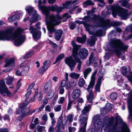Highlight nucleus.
Wrapping results in <instances>:
<instances>
[{
    "label": "nucleus",
    "instance_id": "obj_50",
    "mask_svg": "<svg viewBox=\"0 0 132 132\" xmlns=\"http://www.w3.org/2000/svg\"><path fill=\"white\" fill-rule=\"evenodd\" d=\"M47 62H48L47 61H45L43 63V66H44L45 67H47L48 69L49 66L50 64Z\"/></svg>",
    "mask_w": 132,
    "mask_h": 132
},
{
    "label": "nucleus",
    "instance_id": "obj_45",
    "mask_svg": "<svg viewBox=\"0 0 132 132\" xmlns=\"http://www.w3.org/2000/svg\"><path fill=\"white\" fill-rule=\"evenodd\" d=\"M92 42V44H90L91 46H93L95 43V41L97 40V38L95 37H93V36H90Z\"/></svg>",
    "mask_w": 132,
    "mask_h": 132
},
{
    "label": "nucleus",
    "instance_id": "obj_14",
    "mask_svg": "<svg viewBox=\"0 0 132 132\" xmlns=\"http://www.w3.org/2000/svg\"><path fill=\"white\" fill-rule=\"evenodd\" d=\"M88 52L86 49L83 48L81 49L80 50L78 55L77 54V58L81 61L78 58V55L79 56L81 59H84L87 57L88 55Z\"/></svg>",
    "mask_w": 132,
    "mask_h": 132
},
{
    "label": "nucleus",
    "instance_id": "obj_21",
    "mask_svg": "<svg viewBox=\"0 0 132 132\" xmlns=\"http://www.w3.org/2000/svg\"><path fill=\"white\" fill-rule=\"evenodd\" d=\"M36 96V94H35L32 98L31 99L29 98H26L24 102V103L23 104H21L20 105L25 107L28 104L29 102H32L35 101V97Z\"/></svg>",
    "mask_w": 132,
    "mask_h": 132
},
{
    "label": "nucleus",
    "instance_id": "obj_55",
    "mask_svg": "<svg viewBox=\"0 0 132 132\" xmlns=\"http://www.w3.org/2000/svg\"><path fill=\"white\" fill-rule=\"evenodd\" d=\"M76 129L75 128L73 127H69V132H72L75 131Z\"/></svg>",
    "mask_w": 132,
    "mask_h": 132
},
{
    "label": "nucleus",
    "instance_id": "obj_11",
    "mask_svg": "<svg viewBox=\"0 0 132 132\" xmlns=\"http://www.w3.org/2000/svg\"><path fill=\"white\" fill-rule=\"evenodd\" d=\"M0 93L4 96L6 95L8 96H10L11 94L8 91L5 81L3 80L0 81Z\"/></svg>",
    "mask_w": 132,
    "mask_h": 132
},
{
    "label": "nucleus",
    "instance_id": "obj_7",
    "mask_svg": "<svg viewBox=\"0 0 132 132\" xmlns=\"http://www.w3.org/2000/svg\"><path fill=\"white\" fill-rule=\"evenodd\" d=\"M71 44L73 47L72 51V55L76 62L78 63V64L77 66V68L79 70H80L82 63L77 58V51L80 48V46L76 45L75 42L72 41Z\"/></svg>",
    "mask_w": 132,
    "mask_h": 132
},
{
    "label": "nucleus",
    "instance_id": "obj_64",
    "mask_svg": "<svg viewBox=\"0 0 132 132\" xmlns=\"http://www.w3.org/2000/svg\"><path fill=\"white\" fill-rule=\"evenodd\" d=\"M44 107L45 105H43L40 108L37 109H38V111L40 112L43 110Z\"/></svg>",
    "mask_w": 132,
    "mask_h": 132
},
{
    "label": "nucleus",
    "instance_id": "obj_26",
    "mask_svg": "<svg viewBox=\"0 0 132 132\" xmlns=\"http://www.w3.org/2000/svg\"><path fill=\"white\" fill-rule=\"evenodd\" d=\"M20 17L18 15H15L10 17L9 18V20L10 22H12L14 21H16V20H19L20 19Z\"/></svg>",
    "mask_w": 132,
    "mask_h": 132
},
{
    "label": "nucleus",
    "instance_id": "obj_60",
    "mask_svg": "<svg viewBox=\"0 0 132 132\" xmlns=\"http://www.w3.org/2000/svg\"><path fill=\"white\" fill-rule=\"evenodd\" d=\"M54 130V128L52 126H51L49 129V132H53Z\"/></svg>",
    "mask_w": 132,
    "mask_h": 132
},
{
    "label": "nucleus",
    "instance_id": "obj_1",
    "mask_svg": "<svg viewBox=\"0 0 132 132\" xmlns=\"http://www.w3.org/2000/svg\"><path fill=\"white\" fill-rule=\"evenodd\" d=\"M14 29L13 28L5 31H0V40L8 41L14 40L15 45L18 46L21 45L25 40L24 29L18 27L13 33Z\"/></svg>",
    "mask_w": 132,
    "mask_h": 132
},
{
    "label": "nucleus",
    "instance_id": "obj_54",
    "mask_svg": "<svg viewBox=\"0 0 132 132\" xmlns=\"http://www.w3.org/2000/svg\"><path fill=\"white\" fill-rule=\"evenodd\" d=\"M50 43L51 44V45L54 48H56L57 47V45L55 44V43H53L52 42L50 41Z\"/></svg>",
    "mask_w": 132,
    "mask_h": 132
},
{
    "label": "nucleus",
    "instance_id": "obj_52",
    "mask_svg": "<svg viewBox=\"0 0 132 132\" xmlns=\"http://www.w3.org/2000/svg\"><path fill=\"white\" fill-rule=\"evenodd\" d=\"M59 89L60 90L59 93L61 94H63L64 90L63 87H59Z\"/></svg>",
    "mask_w": 132,
    "mask_h": 132
},
{
    "label": "nucleus",
    "instance_id": "obj_25",
    "mask_svg": "<svg viewBox=\"0 0 132 132\" xmlns=\"http://www.w3.org/2000/svg\"><path fill=\"white\" fill-rule=\"evenodd\" d=\"M94 4V3L92 1L90 0H88L83 3V7L85 8L88 6L93 5Z\"/></svg>",
    "mask_w": 132,
    "mask_h": 132
},
{
    "label": "nucleus",
    "instance_id": "obj_53",
    "mask_svg": "<svg viewBox=\"0 0 132 132\" xmlns=\"http://www.w3.org/2000/svg\"><path fill=\"white\" fill-rule=\"evenodd\" d=\"M21 80V78H20L18 81L17 86L18 88L19 89L20 87L21 86V83L20 82V81Z\"/></svg>",
    "mask_w": 132,
    "mask_h": 132
},
{
    "label": "nucleus",
    "instance_id": "obj_31",
    "mask_svg": "<svg viewBox=\"0 0 132 132\" xmlns=\"http://www.w3.org/2000/svg\"><path fill=\"white\" fill-rule=\"evenodd\" d=\"M62 118L63 117L62 115L59 117L58 119L57 125L56 128L57 127L58 129H60L61 127V124L63 122Z\"/></svg>",
    "mask_w": 132,
    "mask_h": 132
},
{
    "label": "nucleus",
    "instance_id": "obj_18",
    "mask_svg": "<svg viewBox=\"0 0 132 132\" xmlns=\"http://www.w3.org/2000/svg\"><path fill=\"white\" fill-rule=\"evenodd\" d=\"M38 7L39 10L42 11V13L46 14V13H47V11H46L47 9V7L45 5H42V0H38Z\"/></svg>",
    "mask_w": 132,
    "mask_h": 132
},
{
    "label": "nucleus",
    "instance_id": "obj_2",
    "mask_svg": "<svg viewBox=\"0 0 132 132\" xmlns=\"http://www.w3.org/2000/svg\"><path fill=\"white\" fill-rule=\"evenodd\" d=\"M129 0H121L119 1L116 5L114 4L113 6H109L110 10L108 9V11L106 12V15L103 14V12H102L103 16L104 15V17L108 16V15L111 14V11L113 17L115 18L116 17L117 15L121 17L122 19L126 20L128 18L129 15L132 13L131 11H128V10L121 7L119 5V3H121V6L123 7L129 9L130 4L128 3Z\"/></svg>",
    "mask_w": 132,
    "mask_h": 132
},
{
    "label": "nucleus",
    "instance_id": "obj_27",
    "mask_svg": "<svg viewBox=\"0 0 132 132\" xmlns=\"http://www.w3.org/2000/svg\"><path fill=\"white\" fill-rule=\"evenodd\" d=\"M80 74L75 72H71L69 75V76L71 78L77 79L79 77Z\"/></svg>",
    "mask_w": 132,
    "mask_h": 132
},
{
    "label": "nucleus",
    "instance_id": "obj_16",
    "mask_svg": "<svg viewBox=\"0 0 132 132\" xmlns=\"http://www.w3.org/2000/svg\"><path fill=\"white\" fill-rule=\"evenodd\" d=\"M103 76H100L98 78L97 82L95 87V90L96 92H99L100 91V86L101 84L102 80H103Z\"/></svg>",
    "mask_w": 132,
    "mask_h": 132
},
{
    "label": "nucleus",
    "instance_id": "obj_20",
    "mask_svg": "<svg viewBox=\"0 0 132 132\" xmlns=\"http://www.w3.org/2000/svg\"><path fill=\"white\" fill-rule=\"evenodd\" d=\"M91 106V105L89 104L88 106H86L85 107L84 109L81 111L82 113L81 117L84 116V117H87V113L90 110Z\"/></svg>",
    "mask_w": 132,
    "mask_h": 132
},
{
    "label": "nucleus",
    "instance_id": "obj_34",
    "mask_svg": "<svg viewBox=\"0 0 132 132\" xmlns=\"http://www.w3.org/2000/svg\"><path fill=\"white\" fill-rule=\"evenodd\" d=\"M54 92L53 91H51L50 92L47 94L46 96L47 98L48 99H49L52 98L54 95Z\"/></svg>",
    "mask_w": 132,
    "mask_h": 132
},
{
    "label": "nucleus",
    "instance_id": "obj_35",
    "mask_svg": "<svg viewBox=\"0 0 132 132\" xmlns=\"http://www.w3.org/2000/svg\"><path fill=\"white\" fill-rule=\"evenodd\" d=\"M29 67L28 65H27L25 67H23V70L22 71V72H23L24 73H23L24 74H26L27 73L29 70Z\"/></svg>",
    "mask_w": 132,
    "mask_h": 132
},
{
    "label": "nucleus",
    "instance_id": "obj_47",
    "mask_svg": "<svg viewBox=\"0 0 132 132\" xmlns=\"http://www.w3.org/2000/svg\"><path fill=\"white\" fill-rule=\"evenodd\" d=\"M63 8L61 7H59L58 6H56L55 11L57 12H59L62 11Z\"/></svg>",
    "mask_w": 132,
    "mask_h": 132
},
{
    "label": "nucleus",
    "instance_id": "obj_48",
    "mask_svg": "<svg viewBox=\"0 0 132 132\" xmlns=\"http://www.w3.org/2000/svg\"><path fill=\"white\" fill-rule=\"evenodd\" d=\"M97 1L101 2V3L102 4H98V5L100 7H102L103 6L105 5V3L104 2L103 0H97Z\"/></svg>",
    "mask_w": 132,
    "mask_h": 132
},
{
    "label": "nucleus",
    "instance_id": "obj_62",
    "mask_svg": "<svg viewBox=\"0 0 132 132\" xmlns=\"http://www.w3.org/2000/svg\"><path fill=\"white\" fill-rule=\"evenodd\" d=\"M77 7L76 6L71 7L69 9V12L70 13H72L71 12Z\"/></svg>",
    "mask_w": 132,
    "mask_h": 132
},
{
    "label": "nucleus",
    "instance_id": "obj_28",
    "mask_svg": "<svg viewBox=\"0 0 132 132\" xmlns=\"http://www.w3.org/2000/svg\"><path fill=\"white\" fill-rule=\"evenodd\" d=\"M92 69L90 68H88L86 69L83 72L84 78L85 79L87 78V75L91 72Z\"/></svg>",
    "mask_w": 132,
    "mask_h": 132
},
{
    "label": "nucleus",
    "instance_id": "obj_13",
    "mask_svg": "<svg viewBox=\"0 0 132 132\" xmlns=\"http://www.w3.org/2000/svg\"><path fill=\"white\" fill-rule=\"evenodd\" d=\"M5 64L4 65L5 67H11V68L10 69L7 70L6 71H11L12 68H13L15 65L14 60L13 58L6 59L5 61Z\"/></svg>",
    "mask_w": 132,
    "mask_h": 132
},
{
    "label": "nucleus",
    "instance_id": "obj_3",
    "mask_svg": "<svg viewBox=\"0 0 132 132\" xmlns=\"http://www.w3.org/2000/svg\"><path fill=\"white\" fill-rule=\"evenodd\" d=\"M56 6H51L47 7V9L46 11L47 13L46 14L42 13L45 16V22L47 26L48 30L49 32L52 33L54 32L55 29L54 28V26L60 24L61 22L59 20L62 18H65L66 19L70 17V16L67 13L64 14L62 17H61L59 15L57 14L56 15H49V11L53 12L55 11Z\"/></svg>",
    "mask_w": 132,
    "mask_h": 132
},
{
    "label": "nucleus",
    "instance_id": "obj_63",
    "mask_svg": "<svg viewBox=\"0 0 132 132\" xmlns=\"http://www.w3.org/2000/svg\"><path fill=\"white\" fill-rule=\"evenodd\" d=\"M110 57V55L108 53H106V54L105 56H104V57L105 59L107 60H108Z\"/></svg>",
    "mask_w": 132,
    "mask_h": 132
},
{
    "label": "nucleus",
    "instance_id": "obj_37",
    "mask_svg": "<svg viewBox=\"0 0 132 132\" xmlns=\"http://www.w3.org/2000/svg\"><path fill=\"white\" fill-rule=\"evenodd\" d=\"M35 94H36V96H37L39 101H40L42 98V95L40 92L38 93L36 92Z\"/></svg>",
    "mask_w": 132,
    "mask_h": 132
},
{
    "label": "nucleus",
    "instance_id": "obj_23",
    "mask_svg": "<svg viewBox=\"0 0 132 132\" xmlns=\"http://www.w3.org/2000/svg\"><path fill=\"white\" fill-rule=\"evenodd\" d=\"M52 82L51 81L47 82L44 87V90L45 92H46L50 90L52 87Z\"/></svg>",
    "mask_w": 132,
    "mask_h": 132
},
{
    "label": "nucleus",
    "instance_id": "obj_36",
    "mask_svg": "<svg viewBox=\"0 0 132 132\" xmlns=\"http://www.w3.org/2000/svg\"><path fill=\"white\" fill-rule=\"evenodd\" d=\"M72 102H73L70 99L69 100L67 107V109L68 110H70L71 109Z\"/></svg>",
    "mask_w": 132,
    "mask_h": 132
},
{
    "label": "nucleus",
    "instance_id": "obj_6",
    "mask_svg": "<svg viewBox=\"0 0 132 132\" xmlns=\"http://www.w3.org/2000/svg\"><path fill=\"white\" fill-rule=\"evenodd\" d=\"M25 9L30 15H32L29 21L30 25H31L33 23L41 19L40 16L37 13V11L34 10L32 6H27L25 7Z\"/></svg>",
    "mask_w": 132,
    "mask_h": 132
},
{
    "label": "nucleus",
    "instance_id": "obj_42",
    "mask_svg": "<svg viewBox=\"0 0 132 132\" xmlns=\"http://www.w3.org/2000/svg\"><path fill=\"white\" fill-rule=\"evenodd\" d=\"M73 116L72 114H69L67 117V120L70 122H71L73 120Z\"/></svg>",
    "mask_w": 132,
    "mask_h": 132
},
{
    "label": "nucleus",
    "instance_id": "obj_38",
    "mask_svg": "<svg viewBox=\"0 0 132 132\" xmlns=\"http://www.w3.org/2000/svg\"><path fill=\"white\" fill-rule=\"evenodd\" d=\"M13 80V78L12 77H9L7 79L6 83L7 85H10L12 84Z\"/></svg>",
    "mask_w": 132,
    "mask_h": 132
},
{
    "label": "nucleus",
    "instance_id": "obj_24",
    "mask_svg": "<svg viewBox=\"0 0 132 132\" xmlns=\"http://www.w3.org/2000/svg\"><path fill=\"white\" fill-rule=\"evenodd\" d=\"M62 30H59L56 32L55 35V38L57 41L60 40L62 36Z\"/></svg>",
    "mask_w": 132,
    "mask_h": 132
},
{
    "label": "nucleus",
    "instance_id": "obj_12",
    "mask_svg": "<svg viewBox=\"0 0 132 132\" xmlns=\"http://www.w3.org/2000/svg\"><path fill=\"white\" fill-rule=\"evenodd\" d=\"M65 62L67 64L70 68L71 70L72 71L76 65V63L71 56H70L65 58Z\"/></svg>",
    "mask_w": 132,
    "mask_h": 132
},
{
    "label": "nucleus",
    "instance_id": "obj_46",
    "mask_svg": "<svg viewBox=\"0 0 132 132\" xmlns=\"http://www.w3.org/2000/svg\"><path fill=\"white\" fill-rule=\"evenodd\" d=\"M34 52L33 51H31L29 53L26 54L24 56V58L25 59H27L30 56H32L34 53Z\"/></svg>",
    "mask_w": 132,
    "mask_h": 132
},
{
    "label": "nucleus",
    "instance_id": "obj_17",
    "mask_svg": "<svg viewBox=\"0 0 132 132\" xmlns=\"http://www.w3.org/2000/svg\"><path fill=\"white\" fill-rule=\"evenodd\" d=\"M80 90L78 89H74L71 94V97L72 98L76 99L79 97L81 95Z\"/></svg>",
    "mask_w": 132,
    "mask_h": 132
},
{
    "label": "nucleus",
    "instance_id": "obj_29",
    "mask_svg": "<svg viewBox=\"0 0 132 132\" xmlns=\"http://www.w3.org/2000/svg\"><path fill=\"white\" fill-rule=\"evenodd\" d=\"M86 38V36L85 35H84L82 37H77V41L78 42L82 43L84 42L85 41Z\"/></svg>",
    "mask_w": 132,
    "mask_h": 132
},
{
    "label": "nucleus",
    "instance_id": "obj_10",
    "mask_svg": "<svg viewBox=\"0 0 132 132\" xmlns=\"http://www.w3.org/2000/svg\"><path fill=\"white\" fill-rule=\"evenodd\" d=\"M95 82V80L91 79V80L87 89L88 92H90L89 95L87 96V101L89 103H92L94 98L93 94L92 91V88L93 87Z\"/></svg>",
    "mask_w": 132,
    "mask_h": 132
},
{
    "label": "nucleus",
    "instance_id": "obj_8",
    "mask_svg": "<svg viewBox=\"0 0 132 132\" xmlns=\"http://www.w3.org/2000/svg\"><path fill=\"white\" fill-rule=\"evenodd\" d=\"M40 23L39 22H37L36 25L37 27L36 28H34L32 26H30L29 29L30 33L32 34L33 38L35 40H37L40 38L41 35V32L38 29H40V27L39 26L40 25Z\"/></svg>",
    "mask_w": 132,
    "mask_h": 132
},
{
    "label": "nucleus",
    "instance_id": "obj_51",
    "mask_svg": "<svg viewBox=\"0 0 132 132\" xmlns=\"http://www.w3.org/2000/svg\"><path fill=\"white\" fill-rule=\"evenodd\" d=\"M76 25L75 23H72L70 26V28L71 30L73 29L76 27Z\"/></svg>",
    "mask_w": 132,
    "mask_h": 132
},
{
    "label": "nucleus",
    "instance_id": "obj_59",
    "mask_svg": "<svg viewBox=\"0 0 132 132\" xmlns=\"http://www.w3.org/2000/svg\"><path fill=\"white\" fill-rule=\"evenodd\" d=\"M35 85V84L34 83H31L29 86V87H28V88L27 89V90H30L34 86V85Z\"/></svg>",
    "mask_w": 132,
    "mask_h": 132
},
{
    "label": "nucleus",
    "instance_id": "obj_39",
    "mask_svg": "<svg viewBox=\"0 0 132 132\" xmlns=\"http://www.w3.org/2000/svg\"><path fill=\"white\" fill-rule=\"evenodd\" d=\"M65 100V98L64 97H60L59 100L58 101V103L59 104H63Z\"/></svg>",
    "mask_w": 132,
    "mask_h": 132
},
{
    "label": "nucleus",
    "instance_id": "obj_22",
    "mask_svg": "<svg viewBox=\"0 0 132 132\" xmlns=\"http://www.w3.org/2000/svg\"><path fill=\"white\" fill-rule=\"evenodd\" d=\"M78 3L79 1L78 0L72 2L71 1L67 2H66L65 4H64L63 5V8L68 9V6H71V4H72L73 5H75L78 4Z\"/></svg>",
    "mask_w": 132,
    "mask_h": 132
},
{
    "label": "nucleus",
    "instance_id": "obj_9",
    "mask_svg": "<svg viewBox=\"0 0 132 132\" xmlns=\"http://www.w3.org/2000/svg\"><path fill=\"white\" fill-rule=\"evenodd\" d=\"M20 105V107L19 109L16 112V114H19L20 113V111H21L22 113L20 115L19 118V120L20 121H21L26 115L32 114L35 112L36 110L35 109H29L28 111L27 112L26 110L24 108V107L21 105Z\"/></svg>",
    "mask_w": 132,
    "mask_h": 132
},
{
    "label": "nucleus",
    "instance_id": "obj_30",
    "mask_svg": "<svg viewBox=\"0 0 132 132\" xmlns=\"http://www.w3.org/2000/svg\"><path fill=\"white\" fill-rule=\"evenodd\" d=\"M64 57V54H61L59 55L56 58L55 62L53 64H54L58 62L59 63H60V61Z\"/></svg>",
    "mask_w": 132,
    "mask_h": 132
},
{
    "label": "nucleus",
    "instance_id": "obj_4",
    "mask_svg": "<svg viewBox=\"0 0 132 132\" xmlns=\"http://www.w3.org/2000/svg\"><path fill=\"white\" fill-rule=\"evenodd\" d=\"M98 20L100 22L101 26L102 27L106 28L108 27L110 23V20L109 19L102 20L99 15L97 16L92 14L91 16H85L82 21H76L77 23L79 24H82L84 25L85 28L86 30L88 31L89 34H92L94 36H101L102 35V30L101 29L97 31L95 33H93L91 30L92 29H90L92 26L89 24L86 23V22Z\"/></svg>",
    "mask_w": 132,
    "mask_h": 132
},
{
    "label": "nucleus",
    "instance_id": "obj_32",
    "mask_svg": "<svg viewBox=\"0 0 132 132\" xmlns=\"http://www.w3.org/2000/svg\"><path fill=\"white\" fill-rule=\"evenodd\" d=\"M85 83V81L83 78H80L79 79L78 85L79 86L82 87Z\"/></svg>",
    "mask_w": 132,
    "mask_h": 132
},
{
    "label": "nucleus",
    "instance_id": "obj_57",
    "mask_svg": "<svg viewBox=\"0 0 132 132\" xmlns=\"http://www.w3.org/2000/svg\"><path fill=\"white\" fill-rule=\"evenodd\" d=\"M77 101L78 102L77 103H79H79H83L84 102V100L82 98H79L77 99Z\"/></svg>",
    "mask_w": 132,
    "mask_h": 132
},
{
    "label": "nucleus",
    "instance_id": "obj_56",
    "mask_svg": "<svg viewBox=\"0 0 132 132\" xmlns=\"http://www.w3.org/2000/svg\"><path fill=\"white\" fill-rule=\"evenodd\" d=\"M28 92H27V93L26 94L25 96L26 97V98H29V97H28L31 94V91L30 90H27Z\"/></svg>",
    "mask_w": 132,
    "mask_h": 132
},
{
    "label": "nucleus",
    "instance_id": "obj_58",
    "mask_svg": "<svg viewBox=\"0 0 132 132\" xmlns=\"http://www.w3.org/2000/svg\"><path fill=\"white\" fill-rule=\"evenodd\" d=\"M97 71H95L92 74L91 77V79H95V76L97 73Z\"/></svg>",
    "mask_w": 132,
    "mask_h": 132
},
{
    "label": "nucleus",
    "instance_id": "obj_41",
    "mask_svg": "<svg viewBox=\"0 0 132 132\" xmlns=\"http://www.w3.org/2000/svg\"><path fill=\"white\" fill-rule=\"evenodd\" d=\"M61 105H58L54 108V110L55 112H59L61 110Z\"/></svg>",
    "mask_w": 132,
    "mask_h": 132
},
{
    "label": "nucleus",
    "instance_id": "obj_5",
    "mask_svg": "<svg viewBox=\"0 0 132 132\" xmlns=\"http://www.w3.org/2000/svg\"><path fill=\"white\" fill-rule=\"evenodd\" d=\"M110 45L114 48V52L118 57L121 54V50L124 51L128 47V46L125 44L119 39H112L111 41Z\"/></svg>",
    "mask_w": 132,
    "mask_h": 132
},
{
    "label": "nucleus",
    "instance_id": "obj_43",
    "mask_svg": "<svg viewBox=\"0 0 132 132\" xmlns=\"http://www.w3.org/2000/svg\"><path fill=\"white\" fill-rule=\"evenodd\" d=\"M45 129V127L44 126H38L37 128V131L39 132H43Z\"/></svg>",
    "mask_w": 132,
    "mask_h": 132
},
{
    "label": "nucleus",
    "instance_id": "obj_19",
    "mask_svg": "<svg viewBox=\"0 0 132 132\" xmlns=\"http://www.w3.org/2000/svg\"><path fill=\"white\" fill-rule=\"evenodd\" d=\"M96 58L94 56L93 53L92 52L89 58V61L86 62V65L89 66L92 63H94V65L96 64Z\"/></svg>",
    "mask_w": 132,
    "mask_h": 132
},
{
    "label": "nucleus",
    "instance_id": "obj_61",
    "mask_svg": "<svg viewBox=\"0 0 132 132\" xmlns=\"http://www.w3.org/2000/svg\"><path fill=\"white\" fill-rule=\"evenodd\" d=\"M45 110L48 112H50L51 111V109L49 106L47 105L45 107Z\"/></svg>",
    "mask_w": 132,
    "mask_h": 132
},
{
    "label": "nucleus",
    "instance_id": "obj_49",
    "mask_svg": "<svg viewBox=\"0 0 132 132\" xmlns=\"http://www.w3.org/2000/svg\"><path fill=\"white\" fill-rule=\"evenodd\" d=\"M66 85V81L65 80H63L61 82L60 86V87H63Z\"/></svg>",
    "mask_w": 132,
    "mask_h": 132
},
{
    "label": "nucleus",
    "instance_id": "obj_15",
    "mask_svg": "<svg viewBox=\"0 0 132 132\" xmlns=\"http://www.w3.org/2000/svg\"><path fill=\"white\" fill-rule=\"evenodd\" d=\"M82 118L80 119V121L81 122V125L84 124V127L81 126V128L80 129V131H82V132H85L86 127L87 124L86 120L87 119V117H84V116L82 117Z\"/></svg>",
    "mask_w": 132,
    "mask_h": 132
},
{
    "label": "nucleus",
    "instance_id": "obj_33",
    "mask_svg": "<svg viewBox=\"0 0 132 132\" xmlns=\"http://www.w3.org/2000/svg\"><path fill=\"white\" fill-rule=\"evenodd\" d=\"M47 69V67H45L44 66H42L39 68L38 72L40 74H42L46 71Z\"/></svg>",
    "mask_w": 132,
    "mask_h": 132
},
{
    "label": "nucleus",
    "instance_id": "obj_40",
    "mask_svg": "<svg viewBox=\"0 0 132 132\" xmlns=\"http://www.w3.org/2000/svg\"><path fill=\"white\" fill-rule=\"evenodd\" d=\"M117 94L115 93H112L110 96V97L111 99L115 100L117 97Z\"/></svg>",
    "mask_w": 132,
    "mask_h": 132
},
{
    "label": "nucleus",
    "instance_id": "obj_44",
    "mask_svg": "<svg viewBox=\"0 0 132 132\" xmlns=\"http://www.w3.org/2000/svg\"><path fill=\"white\" fill-rule=\"evenodd\" d=\"M42 119L45 122L43 124L44 125H45L46 123V121L47 120V117L46 114H44L43 115L42 118Z\"/></svg>",
    "mask_w": 132,
    "mask_h": 132
}]
</instances>
